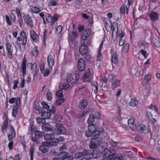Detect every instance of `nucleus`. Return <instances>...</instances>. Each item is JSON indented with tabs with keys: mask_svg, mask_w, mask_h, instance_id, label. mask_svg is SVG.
Here are the masks:
<instances>
[{
	"mask_svg": "<svg viewBox=\"0 0 160 160\" xmlns=\"http://www.w3.org/2000/svg\"><path fill=\"white\" fill-rule=\"evenodd\" d=\"M56 96L59 98H62L63 96L62 91V90H59L58 91L56 94Z\"/></svg>",
	"mask_w": 160,
	"mask_h": 160,
	"instance_id": "8fccbe9b",
	"label": "nucleus"
},
{
	"mask_svg": "<svg viewBox=\"0 0 160 160\" xmlns=\"http://www.w3.org/2000/svg\"><path fill=\"white\" fill-rule=\"evenodd\" d=\"M85 135L88 137H90L91 136H93V137H99L100 135V131H97L96 132H92V131L88 130V131H86Z\"/></svg>",
	"mask_w": 160,
	"mask_h": 160,
	"instance_id": "ddd939ff",
	"label": "nucleus"
},
{
	"mask_svg": "<svg viewBox=\"0 0 160 160\" xmlns=\"http://www.w3.org/2000/svg\"><path fill=\"white\" fill-rule=\"evenodd\" d=\"M36 121L37 123L38 124L42 123L45 121V120L43 117H38L36 118Z\"/></svg>",
	"mask_w": 160,
	"mask_h": 160,
	"instance_id": "de8ad7c7",
	"label": "nucleus"
},
{
	"mask_svg": "<svg viewBox=\"0 0 160 160\" xmlns=\"http://www.w3.org/2000/svg\"><path fill=\"white\" fill-rule=\"evenodd\" d=\"M26 59L25 58V57H24L22 60L21 66L22 75L23 76L26 74Z\"/></svg>",
	"mask_w": 160,
	"mask_h": 160,
	"instance_id": "dca6fc26",
	"label": "nucleus"
},
{
	"mask_svg": "<svg viewBox=\"0 0 160 160\" xmlns=\"http://www.w3.org/2000/svg\"><path fill=\"white\" fill-rule=\"evenodd\" d=\"M116 152L115 153V156L113 157L112 159L114 160H122L123 159V157L122 156H118L117 155Z\"/></svg>",
	"mask_w": 160,
	"mask_h": 160,
	"instance_id": "79ce46f5",
	"label": "nucleus"
},
{
	"mask_svg": "<svg viewBox=\"0 0 160 160\" xmlns=\"http://www.w3.org/2000/svg\"><path fill=\"white\" fill-rule=\"evenodd\" d=\"M42 108L45 109H48L49 108V106L48 104L47 103L45 102H42L41 103Z\"/></svg>",
	"mask_w": 160,
	"mask_h": 160,
	"instance_id": "864d4df0",
	"label": "nucleus"
},
{
	"mask_svg": "<svg viewBox=\"0 0 160 160\" xmlns=\"http://www.w3.org/2000/svg\"><path fill=\"white\" fill-rule=\"evenodd\" d=\"M47 142L42 143V145L39 147V150L43 153H45L48 152L49 146H52L50 144L51 140H47Z\"/></svg>",
	"mask_w": 160,
	"mask_h": 160,
	"instance_id": "39448f33",
	"label": "nucleus"
},
{
	"mask_svg": "<svg viewBox=\"0 0 160 160\" xmlns=\"http://www.w3.org/2000/svg\"><path fill=\"white\" fill-rule=\"evenodd\" d=\"M6 49L8 52V56L10 59L12 58V53L13 49L12 45L9 43H8L6 45Z\"/></svg>",
	"mask_w": 160,
	"mask_h": 160,
	"instance_id": "4468645a",
	"label": "nucleus"
},
{
	"mask_svg": "<svg viewBox=\"0 0 160 160\" xmlns=\"http://www.w3.org/2000/svg\"><path fill=\"white\" fill-rule=\"evenodd\" d=\"M77 34L76 32L74 31L69 32L68 33V41L72 42L73 41L77 36Z\"/></svg>",
	"mask_w": 160,
	"mask_h": 160,
	"instance_id": "4be33fe9",
	"label": "nucleus"
},
{
	"mask_svg": "<svg viewBox=\"0 0 160 160\" xmlns=\"http://www.w3.org/2000/svg\"><path fill=\"white\" fill-rule=\"evenodd\" d=\"M137 130L142 133L147 134L149 132L148 128L143 124H141L137 126Z\"/></svg>",
	"mask_w": 160,
	"mask_h": 160,
	"instance_id": "9d476101",
	"label": "nucleus"
},
{
	"mask_svg": "<svg viewBox=\"0 0 160 160\" xmlns=\"http://www.w3.org/2000/svg\"><path fill=\"white\" fill-rule=\"evenodd\" d=\"M66 128L61 124H56V128L53 132L55 134H57L59 135L64 134L67 132Z\"/></svg>",
	"mask_w": 160,
	"mask_h": 160,
	"instance_id": "20e7f679",
	"label": "nucleus"
},
{
	"mask_svg": "<svg viewBox=\"0 0 160 160\" xmlns=\"http://www.w3.org/2000/svg\"><path fill=\"white\" fill-rule=\"evenodd\" d=\"M40 71H41V72H42V71L45 70V63L43 62H41L40 65Z\"/></svg>",
	"mask_w": 160,
	"mask_h": 160,
	"instance_id": "4d7b16f0",
	"label": "nucleus"
},
{
	"mask_svg": "<svg viewBox=\"0 0 160 160\" xmlns=\"http://www.w3.org/2000/svg\"><path fill=\"white\" fill-rule=\"evenodd\" d=\"M88 106V102L85 99L81 100L78 105L79 108L81 110H84Z\"/></svg>",
	"mask_w": 160,
	"mask_h": 160,
	"instance_id": "f3484780",
	"label": "nucleus"
},
{
	"mask_svg": "<svg viewBox=\"0 0 160 160\" xmlns=\"http://www.w3.org/2000/svg\"><path fill=\"white\" fill-rule=\"evenodd\" d=\"M112 61L114 64H116L118 62V59L117 55L116 54H114L112 56Z\"/></svg>",
	"mask_w": 160,
	"mask_h": 160,
	"instance_id": "e433bc0d",
	"label": "nucleus"
},
{
	"mask_svg": "<svg viewBox=\"0 0 160 160\" xmlns=\"http://www.w3.org/2000/svg\"><path fill=\"white\" fill-rule=\"evenodd\" d=\"M98 126L96 124H89L88 126L89 130L91 131L92 132H96L97 131H99L98 130H97V127Z\"/></svg>",
	"mask_w": 160,
	"mask_h": 160,
	"instance_id": "a878e982",
	"label": "nucleus"
},
{
	"mask_svg": "<svg viewBox=\"0 0 160 160\" xmlns=\"http://www.w3.org/2000/svg\"><path fill=\"white\" fill-rule=\"evenodd\" d=\"M113 27L116 28V31H115V36L117 37L118 34V23L116 22H113Z\"/></svg>",
	"mask_w": 160,
	"mask_h": 160,
	"instance_id": "37998d69",
	"label": "nucleus"
},
{
	"mask_svg": "<svg viewBox=\"0 0 160 160\" xmlns=\"http://www.w3.org/2000/svg\"><path fill=\"white\" fill-rule=\"evenodd\" d=\"M54 118L55 120L58 122H60L62 120L61 116L59 115H55L54 117Z\"/></svg>",
	"mask_w": 160,
	"mask_h": 160,
	"instance_id": "69168bd1",
	"label": "nucleus"
},
{
	"mask_svg": "<svg viewBox=\"0 0 160 160\" xmlns=\"http://www.w3.org/2000/svg\"><path fill=\"white\" fill-rule=\"evenodd\" d=\"M138 103V102L135 98H132L129 103V105L131 107H135Z\"/></svg>",
	"mask_w": 160,
	"mask_h": 160,
	"instance_id": "c85d7f7f",
	"label": "nucleus"
},
{
	"mask_svg": "<svg viewBox=\"0 0 160 160\" xmlns=\"http://www.w3.org/2000/svg\"><path fill=\"white\" fill-rule=\"evenodd\" d=\"M70 86V84L67 83L66 84H62L59 86L61 89L66 90L68 89Z\"/></svg>",
	"mask_w": 160,
	"mask_h": 160,
	"instance_id": "c9c22d12",
	"label": "nucleus"
},
{
	"mask_svg": "<svg viewBox=\"0 0 160 160\" xmlns=\"http://www.w3.org/2000/svg\"><path fill=\"white\" fill-rule=\"evenodd\" d=\"M36 110L38 111L39 113H43L44 110L41 107L37 106L35 108Z\"/></svg>",
	"mask_w": 160,
	"mask_h": 160,
	"instance_id": "5fc2aeb1",
	"label": "nucleus"
},
{
	"mask_svg": "<svg viewBox=\"0 0 160 160\" xmlns=\"http://www.w3.org/2000/svg\"><path fill=\"white\" fill-rule=\"evenodd\" d=\"M20 35L22 38V44L23 45H25L27 42V37L24 31L23 30L21 31Z\"/></svg>",
	"mask_w": 160,
	"mask_h": 160,
	"instance_id": "5701e85b",
	"label": "nucleus"
},
{
	"mask_svg": "<svg viewBox=\"0 0 160 160\" xmlns=\"http://www.w3.org/2000/svg\"><path fill=\"white\" fill-rule=\"evenodd\" d=\"M42 129L44 131H49L52 130L53 127L49 123H46L43 124Z\"/></svg>",
	"mask_w": 160,
	"mask_h": 160,
	"instance_id": "aec40b11",
	"label": "nucleus"
},
{
	"mask_svg": "<svg viewBox=\"0 0 160 160\" xmlns=\"http://www.w3.org/2000/svg\"><path fill=\"white\" fill-rule=\"evenodd\" d=\"M11 134L8 135V140L10 141H12L13 138H14L16 136V133L13 127L12 126H11L10 128Z\"/></svg>",
	"mask_w": 160,
	"mask_h": 160,
	"instance_id": "6ab92c4d",
	"label": "nucleus"
},
{
	"mask_svg": "<svg viewBox=\"0 0 160 160\" xmlns=\"http://www.w3.org/2000/svg\"><path fill=\"white\" fill-rule=\"evenodd\" d=\"M32 12L34 13H38L41 11V10L39 8L36 7H33L31 9Z\"/></svg>",
	"mask_w": 160,
	"mask_h": 160,
	"instance_id": "473e14b6",
	"label": "nucleus"
},
{
	"mask_svg": "<svg viewBox=\"0 0 160 160\" xmlns=\"http://www.w3.org/2000/svg\"><path fill=\"white\" fill-rule=\"evenodd\" d=\"M129 45L128 43H126L124 46L123 51L124 52H127L129 50Z\"/></svg>",
	"mask_w": 160,
	"mask_h": 160,
	"instance_id": "09e8293b",
	"label": "nucleus"
},
{
	"mask_svg": "<svg viewBox=\"0 0 160 160\" xmlns=\"http://www.w3.org/2000/svg\"><path fill=\"white\" fill-rule=\"evenodd\" d=\"M99 137H94L91 140L89 143L90 148L91 149L96 148L100 145L103 139L102 138H99Z\"/></svg>",
	"mask_w": 160,
	"mask_h": 160,
	"instance_id": "7ed1b4c3",
	"label": "nucleus"
},
{
	"mask_svg": "<svg viewBox=\"0 0 160 160\" xmlns=\"http://www.w3.org/2000/svg\"><path fill=\"white\" fill-rule=\"evenodd\" d=\"M94 116V118L95 119L96 121H97L100 118V115L99 113L98 112H96L95 113L94 115H93Z\"/></svg>",
	"mask_w": 160,
	"mask_h": 160,
	"instance_id": "338daca9",
	"label": "nucleus"
},
{
	"mask_svg": "<svg viewBox=\"0 0 160 160\" xmlns=\"http://www.w3.org/2000/svg\"><path fill=\"white\" fill-rule=\"evenodd\" d=\"M52 22H53V24H54L56 21H58V17L57 15H54L52 17Z\"/></svg>",
	"mask_w": 160,
	"mask_h": 160,
	"instance_id": "774afa93",
	"label": "nucleus"
},
{
	"mask_svg": "<svg viewBox=\"0 0 160 160\" xmlns=\"http://www.w3.org/2000/svg\"><path fill=\"white\" fill-rule=\"evenodd\" d=\"M34 136V137H31V140L35 144H38L39 143L38 139L42 137L43 133L39 131H37L35 132Z\"/></svg>",
	"mask_w": 160,
	"mask_h": 160,
	"instance_id": "423d86ee",
	"label": "nucleus"
},
{
	"mask_svg": "<svg viewBox=\"0 0 160 160\" xmlns=\"http://www.w3.org/2000/svg\"><path fill=\"white\" fill-rule=\"evenodd\" d=\"M120 85V82L119 80H116L112 84V88L114 89L119 86Z\"/></svg>",
	"mask_w": 160,
	"mask_h": 160,
	"instance_id": "2f4dec72",
	"label": "nucleus"
},
{
	"mask_svg": "<svg viewBox=\"0 0 160 160\" xmlns=\"http://www.w3.org/2000/svg\"><path fill=\"white\" fill-rule=\"evenodd\" d=\"M125 8L126 6L124 5L120 7V14H122L125 13Z\"/></svg>",
	"mask_w": 160,
	"mask_h": 160,
	"instance_id": "bf43d9fd",
	"label": "nucleus"
},
{
	"mask_svg": "<svg viewBox=\"0 0 160 160\" xmlns=\"http://www.w3.org/2000/svg\"><path fill=\"white\" fill-rule=\"evenodd\" d=\"M92 86L95 88V90H94V92L95 93H97L98 92V84L97 82H93L92 83Z\"/></svg>",
	"mask_w": 160,
	"mask_h": 160,
	"instance_id": "6e6d98bb",
	"label": "nucleus"
},
{
	"mask_svg": "<svg viewBox=\"0 0 160 160\" xmlns=\"http://www.w3.org/2000/svg\"><path fill=\"white\" fill-rule=\"evenodd\" d=\"M43 118L45 120L46 119H49L51 117V114L50 112H45V110L41 115Z\"/></svg>",
	"mask_w": 160,
	"mask_h": 160,
	"instance_id": "bb28decb",
	"label": "nucleus"
},
{
	"mask_svg": "<svg viewBox=\"0 0 160 160\" xmlns=\"http://www.w3.org/2000/svg\"><path fill=\"white\" fill-rule=\"evenodd\" d=\"M109 21V23L107 22H105L106 28L107 31L110 32L111 31L112 29V25L111 22Z\"/></svg>",
	"mask_w": 160,
	"mask_h": 160,
	"instance_id": "cd10ccee",
	"label": "nucleus"
},
{
	"mask_svg": "<svg viewBox=\"0 0 160 160\" xmlns=\"http://www.w3.org/2000/svg\"><path fill=\"white\" fill-rule=\"evenodd\" d=\"M24 20L29 27L32 28L33 27V22L28 14L24 15L23 17Z\"/></svg>",
	"mask_w": 160,
	"mask_h": 160,
	"instance_id": "1a4fd4ad",
	"label": "nucleus"
},
{
	"mask_svg": "<svg viewBox=\"0 0 160 160\" xmlns=\"http://www.w3.org/2000/svg\"><path fill=\"white\" fill-rule=\"evenodd\" d=\"M45 18L49 23H51V25L53 26V22H52V17L49 14L45 15Z\"/></svg>",
	"mask_w": 160,
	"mask_h": 160,
	"instance_id": "72a5a7b5",
	"label": "nucleus"
},
{
	"mask_svg": "<svg viewBox=\"0 0 160 160\" xmlns=\"http://www.w3.org/2000/svg\"><path fill=\"white\" fill-rule=\"evenodd\" d=\"M140 52L145 58H147L148 56V54L146 51L142 49Z\"/></svg>",
	"mask_w": 160,
	"mask_h": 160,
	"instance_id": "680f3d73",
	"label": "nucleus"
},
{
	"mask_svg": "<svg viewBox=\"0 0 160 160\" xmlns=\"http://www.w3.org/2000/svg\"><path fill=\"white\" fill-rule=\"evenodd\" d=\"M96 121L93 115H90L87 121V123L89 124H93V123Z\"/></svg>",
	"mask_w": 160,
	"mask_h": 160,
	"instance_id": "c756f323",
	"label": "nucleus"
},
{
	"mask_svg": "<svg viewBox=\"0 0 160 160\" xmlns=\"http://www.w3.org/2000/svg\"><path fill=\"white\" fill-rule=\"evenodd\" d=\"M154 45L157 47H160V42L157 39H155L154 41Z\"/></svg>",
	"mask_w": 160,
	"mask_h": 160,
	"instance_id": "e2e57ef3",
	"label": "nucleus"
},
{
	"mask_svg": "<svg viewBox=\"0 0 160 160\" xmlns=\"http://www.w3.org/2000/svg\"><path fill=\"white\" fill-rule=\"evenodd\" d=\"M55 134L54 133L50 134H47L44 136V139L46 140H51L50 144L53 146H57L60 142H64L65 138L63 137H60L59 138L55 137Z\"/></svg>",
	"mask_w": 160,
	"mask_h": 160,
	"instance_id": "f257e3e1",
	"label": "nucleus"
},
{
	"mask_svg": "<svg viewBox=\"0 0 160 160\" xmlns=\"http://www.w3.org/2000/svg\"><path fill=\"white\" fill-rule=\"evenodd\" d=\"M39 53V51L37 47H35L32 50L31 53L35 57H37Z\"/></svg>",
	"mask_w": 160,
	"mask_h": 160,
	"instance_id": "7c9ffc66",
	"label": "nucleus"
},
{
	"mask_svg": "<svg viewBox=\"0 0 160 160\" xmlns=\"http://www.w3.org/2000/svg\"><path fill=\"white\" fill-rule=\"evenodd\" d=\"M42 71V72H41L43 74V76L44 77L48 76L50 73V71L48 69H45Z\"/></svg>",
	"mask_w": 160,
	"mask_h": 160,
	"instance_id": "603ef678",
	"label": "nucleus"
},
{
	"mask_svg": "<svg viewBox=\"0 0 160 160\" xmlns=\"http://www.w3.org/2000/svg\"><path fill=\"white\" fill-rule=\"evenodd\" d=\"M82 156V154L81 152H78L74 156L75 159H78L80 158Z\"/></svg>",
	"mask_w": 160,
	"mask_h": 160,
	"instance_id": "052dcab7",
	"label": "nucleus"
},
{
	"mask_svg": "<svg viewBox=\"0 0 160 160\" xmlns=\"http://www.w3.org/2000/svg\"><path fill=\"white\" fill-rule=\"evenodd\" d=\"M47 60L49 68H51L54 64V61L52 55L50 54L48 56Z\"/></svg>",
	"mask_w": 160,
	"mask_h": 160,
	"instance_id": "412c9836",
	"label": "nucleus"
},
{
	"mask_svg": "<svg viewBox=\"0 0 160 160\" xmlns=\"http://www.w3.org/2000/svg\"><path fill=\"white\" fill-rule=\"evenodd\" d=\"M89 36L87 32H85L84 31H83L82 33V38L83 40H85Z\"/></svg>",
	"mask_w": 160,
	"mask_h": 160,
	"instance_id": "a18cd8bd",
	"label": "nucleus"
},
{
	"mask_svg": "<svg viewBox=\"0 0 160 160\" xmlns=\"http://www.w3.org/2000/svg\"><path fill=\"white\" fill-rule=\"evenodd\" d=\"M116 152V151L113 149L110 150L106 149L104 151V154L103 157H106L111 160H112V158L115 155V153Z\"/></svg>",
	"mask_w": 160,
	"mask_h": 160,
	"instance_id": "0eeeda50",
	"label": "nucleus"
},
{
	"mask_svg": "<svg viewBox=\"0 0 160 160\" xmlns=\"http://www.w3.org/2000/svg\"><path fill=\"white\" fill-rule=\"evenodd\" d=\"M59 155L62 158V160H72L73 159L72 155H69V153L65 152L62 151Z\"/></svg>",
	"mask_w": 160,
	"mask_h": 160,
	"instance_id": "6e6552de",
	"label": "nucleus"
},
{
	"mask_svg": "<svg viewBox=\"0 0 160 160\" xmlns=\"http://www.w3.org/2000/svg\"><path fill=\"white\" fill-rule=\"evenodd\" d=\"M78 68L80 71H83L85 68V65L84 59L82 58H80L78 62Z\"/></svg>",
	"mask_w": 160,
	"mask_h": 160,
	"instance_id": "9b49d317",
	"label": "nucleus"
},
{
	"mask_svg": "<svg viewBox=\"0 0 160 160\" xmlns=\"http://www.w3.org/2000/svg\"><path fill=\"white\" fill-rule=\"evenodd\" d=\"M148 108L150 109H152L155 111L158 114V107L156 106L151 104Z\"/></svg>",
	"mask_w": 160,
	"mask_h": 160,
	"instance_id": "ea45409f",
	"label": "nucleus"
},
{
	"mask_svg": "<svg viewBox=\"0 0 160 160\" xmlns=\"http://www.w3.org/2000/svg\"><path fill=\"white\" fill-rule=\"evenodd\" d=\"M134 120L133 119L130 118L129 119L128 122V124L129 127L132 129L134 128Z\"/></svg>",
	"mask_w": 160,
	"mask_h": 160,
	"instance_id": "f704fd0d",
	"label": "nucleus"
},
{
	"mask_svg": "<svg viewBox=\"0 0 160 160\" xmlns=\"http://www.w3.org/2000/svg\"><path fill=\"white\" fill-rule=\"evenodd\" d=\"M62 27L61 25L58 26L56 28V33L57 34H60L62 31Z\"/></svg>",
	"mask_w": 160,
	"mask_h": 160,
	"instance_id": "49530a36",
	"label": "nucleus"
},
{
	"mask_svg": "<svg viewBox=\"0 0 160 160\" xmlns=\"http://www.w3.org/2000/svg\"><path fill=\"white\" fill-rule=\"evenodd\" d=\"M148 17L151 20L156 22L159 18V14L156 12H151L149 13Z\"/></svg>",
	"mask_w": 160,
	"mask_h": 160,
	"instance_id": "f8f14e48",
	"label": "nucleus"
},
{
	"mask_svg": "<svg viewBox=\"0 0 160 160\" xmlns=\"http://www.w3.org/2000/svg\"><path fill=\"white\" fill-rule=\"evenodd\" d=\"M90 75V70L89 68H88V70L86 71L84 73V75L83 76V78H87L89 77V76Z\"/></svg>",
	"mask_w": 160,
	"mask_h": 160,
	"instance_id": "4c0bfd02",
	"label": "nucleus"
},
{
	"mask_svg": "<svg viewBox=\"0 0 160 160\" xmlns=\"http://www.w3.org/2000/svg\"><path fill=\"white\" fill-rule=\"evenodd\" d=\"M10 104H12L15 102H16V105H14L12 107V116L15 117L17 113L19 107L21 104L20 99L19 97L13 98L10 99L8 100Z\"/></svg>",
	"mask_w": 160,
	"mask_h": 160,
	"instance_id": "f03ea898",
	"label": "nucleus"
},
{
	"mask_svg": "<svg viewBox=\"0 0 160 160\" xmlns=\"http://www.w3.org/2000/svg\"><path fill=\"white\" fill-rule=\"evenodd\" d=\"M64 101V100L63 99H59L56 101L55 104L57 106H58L62 104Z\"/></svg>",
	"mask_w": 160,
	"mask_h": 160,
	"instance_id": "a19ab883",
	"label": "nucleus"
},
{
	"mask_svg": "<svg viewBox=\"0 0 160 160\" xmlns=\"http://www.w3.org/2000/svg\"><path fill=\"white\" fill-rule=\"evenodd\" d=\"M34 152V149L33 147L30 148V160H33V154Z\"/></svg>",
	"mask_w": 160,
	"mask_h": 160,
	"instance_id": "c03bdc74",
	"label": "nucleus"
},
{
	"mask_svg": "<svg viewBox=\"0 0 160 160\" xmlns=\"http://www.w3.org/2000/svg\"><path fill=\"white\" fill-rule=\"evenodd\" d=\"M30 35L31 38L34 42H38L39 40V36L33 30H32L30 31Z\"/></svg>",
	"mask_w": 160,
	"mask_h": 160,
	"instance_id": "2eb2a0df",
	"label": "nucleus"
},
{
	"mask_svg": "<svg viewBox=\"0 0 160 160\" xmlns=\"http://www.w3.org/2000/svg\"><path fill=\"white\" fill-rule=\"evenodd\" d=\"M79 52L82 55H84L88 53V48L84 45H82L79 48Z\"/></svg>",
	"mask_w": 160,
	"mask_h": 160,
	"instance_id": "a211bd4d",
	"label": "nucleus"
},
{
	"mask_svg": "<svg viewBox=\"0 0 160 160\" xmlns=\"http://www.w3.org/2000/svg\"><path fill=\"white\" fill-rule=\"evenodd\" d=\"M73 79V78L72 77V74H67L66 78V80L67 82H70Z\"/></svg>",
	"mask_w": 160,
	"mask_h": 160,
	"instance_id": "58836bf2",
	"label": "nucleus"
},
{
	"mask_svg": "<svg viewBox=\"0 0 160 160\" xmlns=\"http://www.w3.org/2000/svg\"><path fill=\"white\" fill-rule=\"evenodd\" d=\"M151 75L150 74H148L146 75L144 78V79L146 80V83L148 82L151 78Z\"/></svg>",
	"mask_w": 160,
	"mask_h": 160,
	"instance_id": "3c124183",
	"label": "nucleus"
},
{
	"mask_svg": "<svg viewBox=\"0 0 160 160\" xmlns=\"http://www.w3.org/2000/svg\"><path fill=\"white\" fill-rule=\"evenodd\" d=\"M75 80L74 81V83H76L78 82L80 78V75L78 73H76L75 75Z\"/></svg>",
	"mask_w": 160,
	"mask_h": 160,
	"instance_id": "0e129e2a",
	"label": "nucleus"
},
{
	"mask_svg": "<svg viewBox=\"0 0 160 160\" xmlns=\"http://www.w3.org/2000/svg\"><path fill=\"white\" fill-rule=\"evenodd\" d=\"M101 154L100 152L97 150H94L91 153H89L90 158H96L99 157Z\"/></svg>",
	"mask_w": 160,
	"mask_h": 160,
	"instance_id": "b1692460",
	"label": "nucleus"
},
{
	"mask_svg": "<svg viewBox=\"0 0 160 160\" xmlns=\"http://www.w3.org/2000/svg\"><path fill=\"white\" fill-rule=\"evenodd\" d=\"M30 64V65H32V67L31 68V71H32V72L34 73V77L38 73L39 70L38 69L37 70V64L35 63H34L32 65V63H29L28 64Z\"/></svg>",
	"mask_w": 160,
	"mask_h": 160,
	"instance_id": "393cba45",
	"label": "nucleus"
},
{
	"mask_svg": "<svg viewBox=\"0 0 160 160\" xmlns=\"http://www.w3.org/2000/svg\"><path fill=\"white\" fill-rule=\"evenodd\" d=\"M47 99L49 101H51L52 99V93L50 92H48L47 93Z\"/></svg>",
	"mask_w": 160,
	"mask_h": 160,
	"instance_id": "13d9d810",
	"label": "nucleus"
}]
</instances>
